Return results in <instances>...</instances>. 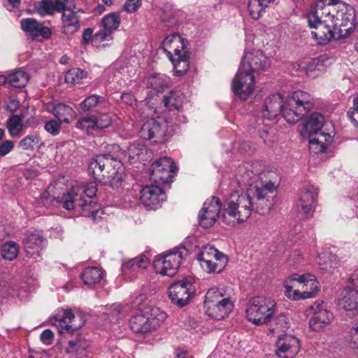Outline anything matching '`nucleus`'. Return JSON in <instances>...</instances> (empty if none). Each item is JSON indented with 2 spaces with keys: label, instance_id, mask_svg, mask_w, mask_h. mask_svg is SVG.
<instances>
[{
  "label": "nucleus",
  "instance_id": "f257e3e1",
  "mask_svg": "<svg viewBox=\"0 0 358 358\" xmlns=\"http://www.w3.org/2000/svg\"><path fill=\"white\" fill-rule=\"evenodd\" d=\"M274 189V183H268L262 187L250 185L245 192L231 193L225 201L222 221L227 224L235 221L242 223L250 217L253 211L266 215L271 209L268 194Z\"/></svg>",
  "mask_w": 358,
  "mask_h": 358
},
{
  "label": "nucleus",
  "instance_id": "f03ea898",
  "mask_svg": "<svg viewBox=\"0 0 358 358\" xmlns=\"http://www.w3.org/2000/svg\"><path fill=\"white\" fill-rule=\"evenodd\" d=\"M312 106L311 97L305 92H294L285 102H283L282 95L276 93L265 99L262 117L271 120L282 114L288 123L293 124L301 119Z\"/></svg>",
  "mask_w": 358,
  "mask_h": 358
},
{
  "label": "nucleus",
  "instance_id": "7ed1b4c3",
  "mask_svg": "<svg viewBox=\"0 0 358 358\" xmlns=\"http://www.w3.org/2000/svg\"><path fill=\"white\" fill-rule=\"evenodd\" d=\"M51 321L52 324L57 327L60 334L69 338L65 352L69 355L70 358H86L90 345L88 341L80 334L74 336V333L84 324L81 318L76 323V317L71 310L67 309L63 311L62 315L57 314L53 317Z\"/></svg>",
  "mask_w": 358,
  "mask_h": 358
},
{
  "label": "nucleus",
  "instance_id": "20e7f679",
  "mask_svg": "<svg viewBox=\"0 0 358 358\" xmlns=\"http://www.w3.org/2000/svg\"><path fill=\"white\" fill-rule=\"evenodd\" d=\"M88 171L93 178L104 185L118 188L122 185L124 168L118 154H102L92 158Z\"/></svg>",
  "mask_w": 358,
  "mask_h": 358
},
{
  "label": "nucleus",
  "instance_id": "39448f33",
  "mask_svg": "<svg viewBox=\"0 0 358 358\" xmlns=\"http://www.w3.org/2000/svg\"><path fill=\"white\" fill-rule=\"evenodd\" d=\"M96 192L97 185L95 182L87 184L84 189L73 188L62 196V206L68 210L75 209L81 215L91 217L95 220L100 212L96 203L91 199L96 195Z\"/></svg>",
  "mask_w": 358,
  "mask_h": 358
},
{
  "label": "nucleus",
  "instance_id": "423d86ee",
  "mask_svg": "<svg viewBox=\"0 0 358 358\" xmlns=\"http://www.w3.org/2000/svg\"><path fill=\"white\" fill-rule=\"evenodd\" d=\"M276 303L273 299L264 296L250 299L245 310L246 318L255 325L268 323L274 315Z\"/></svg>",
  "mask_w": 358,
  "mask_h": 358
},
{
  "label": "nucleus",
  "instance_id": "0eeeda50",
  "mask_svg": "<svg viewBox=\"0 0 358 358\" xmlns=\"http://www.w3.org/2000/svg\"><path fill=\"white\" fill-rule=\"evenodd\" d=\"M331 23L337 34V39L350 35L355 28V11L352 8L341 4L336 8Z\"/></svg>",
  "mask_w": 358,
  "mask_h": 358
},
{
  "label": "nucleus",
  "instance_id": "6e6552de",
  "mask_svg": "<svg viewBox=\"0 0 358 358\" xmlns=\"http://www.w3.org/2000/svg\"><path fill=\"white\" fill-rule=\"evenodd\" d=\"M201 266L207 273H220L226 267L228 258L213 246H206L198 255Z\"/></svg>",
  "mask_w": 358,
  "mask_h": 358
},
{
  "label": "nucleus",
  "instance_id": "1a4fd4ad",
  "mask_svg": "<svg viewBox=\"0 0 358 358\" xmlns=\"http://www.w3.org/2000/svg\"><path fill=\"white\" fill-rule=\"evenodd\" d=\"M151 316L155 317H150L141 313L133 315L129 320L130 329L136 334H145L155 329L167 317L166 313L159 309H152Z\"/></svg>",
  "mask_w": 358,
  "mask_h": 358
},
{
  "label": "nucleus",
  "instance_id": "9d476101",
  "mask_svg": "<svg viewBox=\"0 0 358 358\" xmlns=\"http://www.w3.org/2000/svg\"><path fill=\"white\" fill-rule=\"evenodd\" d=\"M182 259V252L179 248L155 257L153 266L156 273L162 275L173 276L178 271Z\"/></svg>",
  "mask_w": 358,
  "mask_h": 358
},
{
  "label": "nucleus",
  "instance_id": "9b49d317",
  "mask_svg": "<svg viewBox=\"0 0 358 358\" xmlns=\"http://www.w3.org/2000/svg\"><path fill=\"white\" fill-rule=\"evenodd\" d=\"M195 292V287L190 281L182 280L171 285L169 296L172 303L182 308L189 303Z\"/></svg>",
  "mask_w": 358,
  "mask_h": 358
},
{
  "label": "nucleus",
  "instance_id": "f8f14e48",
  "mask_svg": "<svg viewBox=\"0 0 358 358\" xmlns=\"http://www.w3.org/2000/svg\"><path fill=\"white\" fill-rule=\"evenodd\" d=\"M177 170L173 162L169 157H161L153 162L150 169V178L157 184L171 182L172 173Z\"/></svg>",
  "mask_w": 358,
  "mask_h": 358
},
{
  "label": "nucleus",
  "instance_id": "ddd939ff",
  "mask_svg": "<svg viewBox=\"0 0 358 358\" xmlns=\"http://www.w3.org/2000/svg\"><path fill=\"white\" fill-rule=\"evenodd\" d=\"M255 78L251 72L241 69L239 66L231 83L233 92L243 100H245L251 94L255 88Z\"/></svg>",
  "mask_w": 358,
  "mask_h": 358
},
{
  "label": "nucleus",
  "instance_id": "4468645a",
  "mask_svg": "<svg viewBox=\"0 0 358 358\" xmlns=\"http://www.w3.org/2000/svg\"><path fill=\"white\" fill-rule=\"evenodd\" d=\"M271 65L270 59L259 50H252L245 53L240 67L252 73L267 71Z\"/></svg>",
  "mask_w": 358,
  "mask_h": 358
},
{
  "label": "nucleus",
  "instance_id": "2eb2a0df",
  "mask_svg": "<svg viewBox=\"0 0 358 358\" xmlns=\"http://www.w3.org/2000/svg\"><path fill=\"white\" fill-rule=\"evenodd\" d=\"M120 16L117 13H110L104 15L100 23V29L93 36L95 42L111 41L113 39V34L120 24Z\"/></svg>",
  "mask_w": 358,
  "mask_h": 358
},
{
  "label": "nucleus",
  "instance_id": "dca6fc26",
  "mask_svg": "<svg viewBox=\"0 0 358 358\" xmlns=\"http://www.w3.org/2000/svg\"><path fill=\"white\" fill-rule=\"evenodd\" d=\"M303 278V277H298L296 274H294L284 282L285 294L288 299L297 301L309 299L311 296V292H308L307 290L300 289V286H310L315 288L317 284L313 281H308L304 285L303 281H301Z\"/></svg>",
  "mask_w": 358,
  "mask_h": 358
},
{
  "label": "nucleus",
  "instance_id": "f3484780",
  "mask_svg": "<svg viewBox=\"0 0 358 358\" xmlns=\"http://www.w3.org/2000/svg\"><path fill=\"white\" fill-rule=\"evenodd\" d=\"M166 131V124L164 121L150 119L143 124L139 133L143 139L161 143L165 141Z\"/></svg>",
  "mask_w": 358,
  "mask_h": 358
},
{
  "label": "nucleus",
  "instance_id": "a211bd4d",
  "mask_svg": "<svg viewBox=\"0 0 358 358\" xmlns=\"http://www.w3.org/2000/svg\"><path fill=\"white\" fill-rule=\"evenodd\" d=\"M301 348L299 338L290 334L280 335L275 341V355L279 358H294Z\"/></svg>",
  "mask_w": 358,
  "mask_h": 358
},
{
  "label": "nucleus",
  "instance_id": "6ab92c4d",
  "mask_svg": "<svg viewBox=\"0 0 358 358\" xmlns=\"http://www.w3.org/2000/svg\"><path fill=\"white\" fill-rule=\"evenodd\" d=\"M311 317L309 327L312 331H318L329 325L333 320V314L327 310L324 302H315L310 309Z\"/></svg>",
  "mask_w": 358,
  "mask_h": 358
},
{
  "label": "nucleus",
  "instance_id": "aec40b11",
  "mask_svg": "<svg viewBox=\"0 0 358 358\" xmlns=\"http://www.w3.org/2000/svg\"><path fill=\"white\" fill-rule=\"evenodd\" d=\"M221 206V201L217 197L212 196L207 200L199 214L200 226L206 229L212 227L219 217Z\"/></svg>",
  "mask_w": 358,
  "mask_h": 358
},
{
  "label": "nucleus",
  "instance_id": "412c9836",
  "mask_svg": "<svg viewBox=\"0 0 358 358\" xmlns=\"http://www.w3.org/2000/svg\"><path fill=\"white\" fill-rule=\"evenodd\" d=\"M318 188L313 185L305 186L300 194L296 203V208L299 213L307 216H312L317 205Z\"/></svg>",
  "mask_w": 358,
  "mask_h": 358
},
{
  "label": "nucleus",
  "instance_id": "4be33fe9",
  "mask_svg": "<svg viewBox=\"0 0 358 358\" xmlns=\"http://www.w3.org/2000/svg\"><path fill=\"white\" fill-rule=\"evenodd\" d=\"M165 199L164 192L157 185H145L141 190V202L148 209L157 208Z\"/></svg>",
  "mask_w": 358,
  "mask_h": 358
},
{
  "label": "nucleus",
  "instance_id": "5701e85b",
  "mask_svg": "<svg viewBox=\"0 0 358 358\" xmlns=\"http://www.w3.org/2000/svg\"><path fill=\"white\" fill-rule=\"evenodd\" d=\"M326 1H327V0H317L315 4L312 6L307 15L308 24L314 22L318 24L325 20H329L330 22L332 20V17H334L336 11V7L327 5Z\"/></svg>",
  "mask_w": 358,
  "mask_h": 358
},
{
  "label": "nucleus",
  "instance_id": "b1692460",
  "mask_svg": "<svg viewBox=\"0 0 358 358\" xmlns=\"http://www.w3.org/2000/svg\"><path fill=\"white\" fill-rule=\"evenodd\" d=\"M239 173L241 175V178L238 180L239 182H242L244 185H258L262 187V185H267L268 182H264L262 180L258 182L259 179L262 180L261 176L263 174V171L261 169L260 164L255 162L252 164H247L246 166L239 168Z\"/></svg>",
  "mask_w": 358,
  "mask_h": 358
},
{
  "label": "nucleus",
  "instance_id": "393cba45",
  "mask_svg": "<svg viewBox=\"0 0 358 358\" xmlns=\"http://www.w3.org/2000/svg\"><path fill=\"white\" fill-rule=\"evenodd\" d=\"M23 244L27 256L37 259L41 257V252L45 245V240L38 232H27Z\"/></svg>",
  "mask_w": 358,
  "mask_h": 358
},
{
  "label": "nucleus",
  "instance_id": "a878e982",
  "mask_svg": "<svg viewBox=\"0 0 358 358\" xmlns=\"http://www.w3.org/2000/svg\"><path fill=\"white\" fill-rule=\"evenodd\" d=\"M308 25L310 28L315 29L311 34L320 45H327L331 39H337L336 30L329 20H325L318 24H315V22L308 24Z\"/></svg>",
  "mask_w": 358,
  "mask_h": 358
},
{
  "label": "nucleus",
  "instance_id": "bb28decb",
  "mask_svg": "<svg viewBox=\"0 0 358 358\" xmlns=\"http://www.w3.org/2000/svg\"><path fill=\"white\" fill-rule=\"evenodd\" d=\"M190 52L187 50H180L174 48V55L170 52L168 57L171 61L176 76L184 75L189 69Z\"/></svg>",
  "mask_w": 358,
  "mask_h": 358
},
{
  "label": "nucleus",
  "instance_id": "cd10ccee",
  "mask_svg": "<svg viewBox=\"0 0 358 358\" xmlns=\"http://www.w3.org/2000/svg\"><path fill=\"white\" fill-rule=\"evenodd\" d=\"M149 259L144 255L134 258L124 259L122 263V271L124 275L137 273L140 269H145L149 265Z\"/></svg>",
  "mask_w": 358,
  "mask_h": 358
},
{
  "label": "nucleus",
  "instance_id": "c85d7f7f",
  "mask_svg": "<svg viewBox=\"0 0 358 358\" xmlns=\"http://www.w3.org/2000/svg\"><path fill=\"white\" fill-rule=\"evenodd\" d=\"M324 122V116L319 113H312L303 124L301 134L303 137L311 136L321 132V129Z\"/></svg>",
  "mask_w": 358,
  "mask_h": 358
},
{
  "label": "nucleus",
  "instance_id": "c756f323",
  "mask_svg": "<svg viewBox=\"0 0 358 358\" xmlns=\"http://www.w3.org/2000/svg\"><path fill=\"white\" fill-rule=\"evenodd\" d=\"M62 31L65 34H73L80 27V17L76 12L70 8L62 13Z\"/></svg>",
  "mask_w": 358,
  "mask_h": 358
},
{
  "label": "nucleus",
  "instance_id": "7c9ffc66",
  "mask_svg": "<svg viewBox=\"0 0 358 358\" xmlns=\"http://www.w3.org/2000/svg\"><path fill=\"white\" fill-rule=\"evenodd\" d=\"M338 304L345 311L358 310V291L349 287H345L341 293Z\"/></svg>",
  "mask_w": 358,
  "mask_h": 358
},
{
  "label": "nucleus",
  "instance_id": "2f4dec72",
  "mask_svg": "<svg viewBox=\"0 0 358 358\" xmlns=\"http://www.w3.org/2000/svg\"><path fill=\"white\" fill-rule=\"evenodd\" d=\"M306 137L309 139V150L315 154L324 152L332 141L330 134L323 131Z\"/></svg>",
  "mask_w": 358,
  "mask_h": 358
},
{
  "label": "nucleus",
  "instance_id": "473e14b6",
  "mask_svg": "<svg viewBox=\"0 0 358 358\" xmlns=\"http://www.w3.org/2000/svg\"><path fill=\"white\" fill-rule=\"evenodd\" d=\"M233 308V303L230 299L228 302L220 301V303H213L206 307V313L208 317L220 320L227 317Z\"/></svg>",
  "mask_w": 358,
  "mask_h": 358
},
{
  "label": "nucleus",
  "instance_id": "72a5a7b5",
  "mask_svg": "<svg viewBox=\"0 0 358 358\" xmlns=\"http://www.w3.org/2000/svg\"><path fill=\"white\" fill-rule=\"evenodd\" d=\"M50 111L52 115L62 122L69 124L70 122L69 118L74 115L73 108L64 103H59L52 106Z\"/></svg>",
  "mask_w": 358,
  "mask_h": 358
},
{
  "label": "nucleus",
  "instance_id": "f704fd0d",
  "mask_svg": "<svg viewBox=\"0 0 358 358\" xmlns=\"http://www.w3.org/2000/svg\"><path fill=\"white\" fill-rule=\"evenodd\" d=\"M187 41L182 38L179 34H174L167 36L162 43L163 48L168 55L169 52H174V48L180 50H187Z\"/></svg>",
  "mask_w": 358,
  "mask_h": 358
},
{
  "label": "nucleus",
  "instance_id": "c9c22d12",
  "mask_svg": "<svg viewBox=\"0 0 358 358\" xmlns=\"http://www.w3.org/2000/svg\"><path fill=\"white\" fill-rule=\"evenodd\" d=\"M317 263L320 270L324 273L331 272L338 266L336 256L329 252L320 254Z\"/></svg>",
  "mask_w": 358,
  "mask_h": 358
},
{
  "label": "nucleus",
  "instance_id": "e433bc0d",
  "mask_svg": "<svg viewBox=\"0 0 358 358\" xmlns=\"http://www.w3.org/2000/svg\"><path fill=\"white\" fill-rule=\"evenodd\" d=\"M103 276L102 271L97 267L86 268L80 275L83 282L87 285H93L99 282Z\"/></svg>",
  "mask_w": 358,
  "mask_h": 358
},
{
  "label": "nucleus",
  "instance_id": "4c0bfd02",
  "mask_svg": "<svg viewBox=\"0 0 358 358\" xmlns=\"http://www.w3.org/2000/svg\"><path fill=\"white\" fill-rule=\"evenodd\" d=\"M275 0H250L248 10L251 17L257 20L261 16V13L264 11L269 5Z\"/></svg>",
  "mask_w": 358,
  "mask_h": 358
},
{
  "label": "nucleus",
  "instance_id": "58836bf2",
  "mask_svg": "<svg viewBox=\"0 0 358 358\" xmlns=\"http://www.w3.org/2000/svg\"><path fill=\"white\" fill-rule=\"evenodd\" d=\"M22 115H11L6 122V127L12 137L19 136L24 128Z\"/></svg>",
  "mask_w": 358,
  "mask_h": 358
},
{
  "label": "nucleus",
  "instance_id": "ea45409f",
  "mask_svg": "<svg viewBox=\"0 0 358 358\" xmlns=\"http://www.w3.org/2000/svg\"><path fill=\"white\" fill-rule=\"evenodd\" d=\"M182 94L179 92L171 91L168 95L163 99L164 106L169 110H178L182 102Z\"/></svg>",
  "mask_w": 358,
  "mask_h": 358
},
{
  "label": "nucleus",
  "instance_id": "a19ab883",
  "mask_svg": "<svg viewBox=\"0 0 358 358\" xmlns=\"http://www.w3.org/2000/svg\"><path fill=\"white\" fill-rule=\"evenodd\" d=\"M228 299H229L227 297H224L222 291L217 288H211L208 289L207 292L206 296H205V301H204V307L209 306L212 305L213 303H219L220 301L223 302H228Z\"/></svg>",
  "mask_w": 358,
  "mask_h": 358
},
{
  "label": "nucleus",
  "instance_id": "79ce46f5",
  "mask_svg": "<svg viewBox=\"0 0 358 358\" xmlns=\"http://www.w3.org/2000/svg\"><path fill=\"white\" fill-rule=\"evenodd\" d=\"M29 82L28 74L23 71H16L8 76V83L13 87H24Z\"/></svg>",
  "mask_w": 358,
  "mask_h": 358
},
{
  "label": "nucleus",
  "instance_id": "37998d69",
  "mask_svg": "<svg viewBox=\"0 0 358 358\" xmlns=\"http://www.w3.org/2000/svg\"><path fill=\"white\" fill-rule=\"evenodd\" d=\"M1 255L4 259L12 261L19 253V246L14 241H8L1 245Z\"/></svg>",
  "mask_w": 358,
  "mask_h": 358
},
{
  "label": "nucleus",
  "instance_id": "c03bdc74",
  "mask_svg": "<svg viewBox=\"0 0 358 358\" xmlns=\"http://www.w3.org/2000/svg\"><path fill=\"white\" fill-rule=\"evenodd\" d=\"M324 62V60L322 57L314 58L307 66L308 76L314 78L317 77L320 73L324 72L325 71Z\"/></svg>",
  "mask_w": 358,
  "mask_h": 358
},
{
  "label": "nucleus",
  "instance_id": "a18cd8bd",
  "mask_svg": "<svg viewBox=\"0 0 358 358\" xmlns=\"http://www.w3.org/2000/svg\"><path fill=\"white\" fill-rule=\"evenodd\" d=\"M59 203L62 204V199L60 200L57 199L55 196L50 194L48 192H43L36 199V206L38 208L44 207L45 208H50Z\"/></svg>",
  "mask_w": 358,
  "mask_h": 358
},
{
  "label": "nucleus",
  "instance_id": "49530a36",
  "mask_svg": "<svg viewBox=\"0 0 358 358\" xmlns=\"http://www.w3.org/2000/svg\"><path fill=\"white\" fill-rule=\"evenodd\" d=\"M87 76V72L80 68H73L66 73L65 81L67 83L76 85L80 83Z\"/></svg>",
  "mask_w": 358,
  "mask_h": 358
},
{
  "label": "nucleus",
  "instance_id": "de8ad7c7",
  "mask_svg": "<svg viewBox=\"0 0 358 358\" xmlns=\"http://www.w3.org/2000/svg\"><path fill=\"white\" fill-rule=\"evenodd\" d=\"M41 136L37 133H33L23 138L18 144L19 148L24 150H34L35 146L41 142Z\"/></svg>",
  "mask_w": 358,
  "mask_h": 358
},
{
  "label": "nucleus",
  "instance_id": "09e8293b",
  "mask_svg": "<svg viewBox=\"0 0 358 358\" xmlns=\"http://www.w3.org/2000/svg\"><path fill=\"white\" fill-rule=\"evenodd\" d=\"M22 29L29 34L33 38L37 37L40 23L33 18L22 19L20 22Z\"/></svg>",
  "mask_w": 358,
  "mask_h": 358
},
{
  "label": "nucleus",
  "instance_id": "8fccbe9b",
  "mask_svg": "<svg viewBox=\"0 0 358 358\" xmlns=\"http://www.w3.org/2000/svg\"><path fill=\"white\" fill-rule=\"evenodd\" d=\"M169 78L165 75H153L150 76L148 79V84L150 86L157 91V92H162V89L164 87H167L169 85Z\"/></svg>",
  "mask_w": 358,
  "mask_h": 358
},
{
  "label": "nucleus",
  "instance_id": "3c124183",
  "mask_svg": "<svg viewBox=\"0 0 358 358\" xmlns=\"http://www.w3.org/2000/svg\"><path fill=\"white\" fill-rule=\"evenodd\" d=\"M76 127L87 132L90 129H95L94 115L83 117L77 122Z\"/></svg>",
  "mask_w": 358,
  "mask_h": 358
},
{
  "label": "nucleus",
  "instance_id": "603ef678",
  "mask_svg": "<svg viewBox=\"0 0 358 358\" xmlns=\"http://www.w3.org/2000/svg\"><path fill=\"white\" fill-rule=\"evenodd\" d=\"M95 129L108 128L111 124V118L106 113L94 115Z\"/></svg>",
  "mask_w": 358,
  "mask_h": 358
},
{
  "label": "nucleus",
  "instance_id": "864d4df0",
  "mask_svg": "<svg viewBox=\"0 0 358 358\" xmlns=\"http://www.w3.org/2000/svg\"><path fill=\"white\" fill-rule=\"evenodd\" d=\"M62 122L58 120H50L44 124V129L52 136H57L62 128Z\"/></svg>",
  "mask_w": 358,
  "mask_h": 358
},
{
  "label": "nucleus",
  "instance_id": "5fc2aeb1",
  "mask_svg": "<svg viewBox=\"0 0 358 358\" xmlns=\"http://www.w3.org/2000/svg\"><path fill=\"white\" fill-rule=\"evenodd\" d=\"M299 277H303V278L301 280L303 281V284H306L308 281H313L316 282L317 285L315 288H313L310 286H300V289H303L304 290H307L308 292H311V296L310 298L313 297L315 294L319 291V282L315 280V276L310 274H304L301 275Z\"/></svg>",
  "mask_w": 358,
  "mask_h": 358
},
{
  "label": "nucleus",
  "instance_id": "6e6d98bb",
  "mask_svg": "<svg viewBox=\"0 0 358 358\" xmlns=\"http://www.w3.org/2000/svg\"><path fill=\"white\" fill-rule=\"evenodd\" d=\"M37 13L41 16L53 14V1L52 0H41L37 8Z\"/></svg>",
  "mask_w": 358,
  "mask_h": 358
},
{
  "label": "nucleus",
  "instance_id": "4d7b16f0",
  "mask_svg": "<svg viewBox=\"0 0 358 358\" xmlns=\"http://www.w3.org/2000/svg\"><path fill=\"white\" fill-rule=\"evenodd\" d=\"M348 117L355 125H358V94L352 99V106L347 112Z\"/></svg>",
  "mask_w": 358,
  "mask_h": 358
},
{
  "label": "nucleus",
  "instance_id": "13d9d810",
  "mask_svg": "<svg viewBox=\"0 0 358 358\" xmlns=\"http://www.w3.org/2000/svg\"><path fill=\"white\" fill-rule=\"evenodd\" d=\"M101 96L93 94L85 98L81 103V109L83 111H87L97 106L99 102Z\"/></svg>",
  "mask_w": 358,
  "mask_h": 358
},
{
  "label": "nucleus",
  "instance_id": "bf43d9fd",
  "mask_svg": "<svg viewBox=\"0 0 358 358\" xmlns=\"http://www.w3.org/2000/svg\"><path fill=\"white\" fill-rule=\"evenodd\" d=\"M303 255L300 250H294L289 255L287 264L290 267H295L303 260Z\"/></svg>",
  "mask_w": 358,
  "mask_h": 358
},
{
  "label": "nucleus",
  "instance_id": "052dcab7",
  "mask_svg": "<svg viewBox=\"0 0 358 358\" xmlns=\"http://www.w3.org/2000/svg\"><path fill=\"white\" fill-rule=\"evenodd\" d=\"M141 6V0H127L123 5V9L129 13H135Z\"/></svg>",
  "mask_w": 358,
  "mask_h": 358
},
{
  "label": "nucleus",
  "instance_id": "680f3d73",
  "mask_svg": "<svg viewBox=\"0 0 358 358\" xmlns=\"http://www.w3.org/2000/svg\"><path fill=\"white\" fill-rule=\"evenodd\" d=\"M350 334L351 336L350 347L358 352V322L350 329Z\"/></svg>",
  "mask_w": 358,
  "mask_h": 358
},
{
  "label": "nucleus",
  "instance_id": "e2e57ef3",
  "mask_svg": "<svg viewBox=\"0 0 358 358\" xmlns=\"http://www.w3.org/2000/svg\"><path fill=\"white\" fill-rule=\"evenodd\" d=\"M14 148V143L12 141L6 140L0 145V157L6 156Z\"/></svg>",
  "mask_w": 358,
  "mask_h": 358
},
{
  "label": "nucleus",
  "instance_id": "0e129e2a",
  "mask_svg": "<svg viewBox=\"0 0 358 358\" xmlns=\"http://www.w3.org/2000/svg\"><path fill=\"white\" fill-rule=\"evenodd\" d=\"M40 338L44 344L50 345L54 338V334L50 329H45L41 334Z\"/></svg>",
  "mask_w": 358,
  "mask_h": 358
},
{
  "label": "nucleus",
  "instance_id": "69168bd1",
  "mask_svg": "<svg viewBox=\"0 0 358 358\" xmlns=\"http://www.w3.org/2000/svg\"><path fill=\"white\" fill-rule=\"evenodd\" d=\"M51 29L48 27H44L43 24H40L38 31L37 32V37L42 36L44 39H48L51 36Z\"/></svg>",
  "mask_w": 358,
  "mask_h": 358
},
{
  "label": "nucleus",
  "instance_id": "338daca9",
  "mask_svg": "<svg viewBox=\"0 0 358 358\" xmlns=\"http://www.w3.org/2000/svg\"><path fill=\"white\" fill-rule=\"evenodd\" d=\"M93 29L92 28L85 29L83 33V43L87 44L90 41L96 43L93 41Z\"/></svg>",
  "mask_w": 358,
  "mask_h": 358
},
{
  "label": "nucleus",
  "instance_id": "774afa93",
  "mask_svg": "<svg viewBox=\"0 0 358 358\" xmlns=\"http://www.w3.org/2000/svg\"><path fill=\"white\" fill-rule=\"evenodd\" d=\"M121 99L123 103L129 106H132L136 101L135 97L129 93L122 94L121 96Z\"/></svg>",
  "mask_w": 358,
  "mask_h": 358
}]
</instances>
